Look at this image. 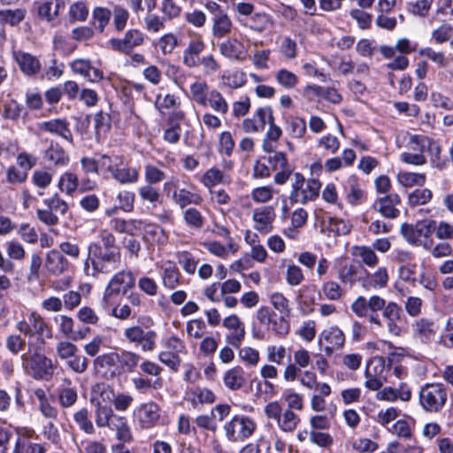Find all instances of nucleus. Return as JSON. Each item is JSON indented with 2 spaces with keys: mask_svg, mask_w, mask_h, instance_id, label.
<instances>
[{
  "mask_svg": "<svg viewBox=\"0 0 453 453\" xmlns=\"http://www.w3.org/2000/svg\"><path fill=\"white\" fill-rule=\"evenodd\" d=\"M180 273L176 265L172 262H168L164 268V286L169 289L175 288L180 283Z\"/></svg>",
  "mask_w": 453,
  "mask_h": 453,
  "instance_id": "35",
  "label": "nucleus"
},
{
  "mask_svg": "<svg viewBox=\"0 0 453 453\" xmlns=\"http://www.w3.org/2000/svg\"><path fill=\"white\" fill-rule=\"evenodd\" d=\"M413 331L423 342H427L435 334L434 323L426 319L418 320L413 326Z\"/></svg>",
  "mask_w": 453,
  "mask_h": 453,
  "instance_id": "31",
  "label": "nucleus"
},
{
  "mask_svg": "<svg viewBox=\"0 0 453 453\" xmlns=\"http://www.w3.org/2000/svg\"><path fill=\"white\" fill-rule=\"evenodd\" d=\"M56 351L58 357L66 362L69 358L73 357L79 352V349L73 342L63 341L57 343Z\"/></svg>",
  "mask_w": 453,
  "mask_h": 453,
  "instance_id": "57",
  "label": "nucleus"
},
{
  "mask_svg": "<svg viewBox=\"0 0 453 453\" xmlns=\"http://www.w3.org/2000/svg\"><path fill=\"white\" fill-rule=\"evenodd\" d=\"M42 350L32 349L30 353L21 355L22 366L26 372L35 380H50L55 370L52 360L42 353Z\"/></svg>",
  "mask_w": 453,
  "mask_h": 453,
  "instance_id": "3",
  "label": "nucleus"
},
{
  "mask_svg": "<svg viewBox=\"0 0 453 453\" xmlns=\"http://www.w3.org/2000/svg\"><path fill=\"white\" fill-rule=\"evenodd\" d=\"M16 328L28 338V351H32V349L43 350L45 339L53 337L51 327L35 311L31 312L27 319L17 322Z\"/></svg>",
  "mask_w": 453,
  "mask_h": 453,
  "instance_id": "2",
  "label": "nucleus"
},
{
  "mask_svg": "<svg viewBox=\"0 0 453 453\" xmlns=\"http://www.w3.org/2000/svg\"><path fill=\"white\" fill-rule=\"evenodd\" d=\"M134 418L142 429L153 427L160 418V407L152 401L142 403L134 410Z\"/></svg>",
  "mask_w": 453,
  "mask_h": 453,
  "instance_id": "11",
  "label": "nucleus"
},
{
  "mask_svg": "<svg viewBox=\"0 0 453 453\" xmlns=\"http://www.w3.org/2000/svg\"><path fill=\"white\" fill-rule=\"evenodd\" d=\"M124 336L128 342L140 346L143 352L153 351L156 348L157 334L154 330L132 326L125 329Z\"/></svg>",
  "mask_w": 453,
  "mask_h": 453,
  "instance_id": "10",
  "label": "nucleus"
},
{
  "mask_svg": "<svg viewBox=\"0 0 453 453\" xmlns=\"http://www.w3.org/2000/svg\"><path fill=\"white\" fill-rule=\"evenodd\" d=\"M158 359L173 371H177L179 369L181 362L180 356L177 355V353L172 352L168 349L161 351L158 354Z\"/></svg>",
  "mask_w": 453,
  "mask_h": 453,
  "instance_id": "63",
  "label": "nucleus"
},
{
  "mask_svg": "<svg viewBox=\"0 0 453 453\" xmlns=\"http://www.w3.org/2000/svg\"><path fill=\"white\" fill-rule=\"evenodd\" d=\"M112 178L121 184L135 183L139 178V173L135 168H119L113 171Z\"/></svg>",
  "mask_w": 453,
  "mask_h": 453,
  "instance_id": "40",
  "label": "nucleus"
},
{
  "mask_svg": "<svg viewBox=\"0 0 453 453\" xmlns=\"http://www.w3.org/2000/svg\"><path fill=\"white\" fill-rule=\"evenodd\" d=\"M291 187L292 190L289 195L291 202L304 204L319 196L321 182L313 178L306 181L303 174L295 173Z\"/></svg>",
  "mask_w": 453,
  "mask_h": 453,
  "instance_id": "6",
  "label": "nucleus"
},
{
  "mask_svg": "<svg viewBox=\"0 0 453 453\" xmlns=\"http://www.w3.org/2000/svg\"><path fill=\"white\" fill-rule=\"evenodd\" d=\"M145 35L136 28L127 30L123 37H114L109 40L108 44L111 50L125 55H129L133 50L144 43Z\"/></svg>",
  "mask_w": 453,
  "mask_h": 453,
  "instance_id": "9",
  "label": "nucleus"
},
{
  "mask_svg": "<svg viewBox=\"0 0 453 453\" xmlns=\"http://www.w3.org/2000/svg\"><path fill=\"white\" fill-rule=\"evenodd\" d=\"M275 211L273 206L265 205L256 208L253 211L252 219L255 222L254 228L262 234H267L273 229V221L275 219Z\"/></svg>",
  "mask_w": 453,
  "mask_h": 453,
  "instance_id": "13",
  "label": "nucleus"
},
{
  "mask_svg": "<svg viewBox=\"0 0 453 453\" xmlns=\"http://www.w3.org/2000/svg\"><path fill=\"white\" fill-rule=\"evenodd\" d=\"M95 406V421L98 427H107L115 413L110 405H94Z\"/></svg>",
  "mask_w": 453,
  "mask_h": 453,
  "instance_id": "36",
  "label": "nucleus"
},
{
  "mask_svg": "<svg viewBox=\"0 0 453 453\" xmlns=\"http://www.w3.org/2000/svg\"><path fill=\"white\" fill-rule=\"evenodd\" d=\"M173 199L182 209L189 204L198 205L203 202L199 194L193 193L186 188H175L173 192Z\"/></svg>",
  "mask_w": 453,
  "mask_h": 453,
  "instance_id": "25",
  "label": "nucleus"
},
{
  "mask_svg": "<svg viewBox=\"0 0 453 453\" xmlns=\"http://www.w3.org/2000/svg\"><path fill=\"white\" fill-rule=\"evenodd\" d=\"M110 423L107 427L116 431L118 440L122 442L131 441L132 433L125 417L115 414Z\"/></svg>",
  "mask_w": 453,
  "mask_h": 453,
  "instance_id": "24",
  "label": "nucleus"
},
{
  "mask_svg": "<svg viewBox=\"0 0 453 453\" xmlns=\"http://www.w3.org/2000/svg\"><path fill=\"white\" fill-rule=\"evenodd\" d=\"M419 403L427 412H439L446 404L448 390L442 383H426L419 391Z\"/></svg>",
  "mask_w": 453,
  "mask_h": 453,
  "instance_id": "5",
  "label": "nucleus"
},
{
  "mask_svg": "<svg viewBox=\"0 0 453 453\" xmlns=\"http://www.w3.org/2000/svg\"><path fill=\"white\" fill-rule=\"evenodd\" d=\"M397 179L404 187L423 186L426 182V175L424 173L403 172L398 173Z\"/></svg>",
  "mask_w": 453,
  "mask_h": 453,
  "instance_id": "51",
  "label": "nucleus"
},
{
  "mask_svg": "<svg viewBox=\"0 0 453 453\" xmlns=\"http://www.w3.org/2000/svg\"><path fill=\"white\" fill-rule=\"evenodd\" d=\"M389 276L386 267H379L374 273L365 271V276L360 279L363 288L366 291L384 288L388 282Z\"/></svg>",
  "mask_w": 453,
  "mask_h": 453,
  "instance_id": "15",
  "label": "nucleus"
},
{
  "mask_svg": "<svg viewBox=\"0 0 453 453\" xmlns=\"http://www.w3.org/2000/svg\"><path fill=\"white\" fill-rule=\"evenodd\" d=\"M202 245L211 254L220 258H226L228 256L229 251L234 253L237 250L233 242H228L227 245L224 246L216 241H207L203 242Z\"/></svg>",
  "mask_w": 453,
  "mask_h": 453,
  "instance_id": "28",
  "label": "nucleus"
},
{
  "mask_svg": "<svg viewBox=\"0 0 453 453\" xmlns=\"http://www.w3.org/2000/svg\"><path fill=\"white\" fill-rule=\"evenodd\" d=\"M26 13L25 9L0 10V24L14 27L25 19Z\"/></svg>",
  "mask_w": 453,
  "mask_h": 453,
  "instance_id": "37",
  "label": "nucleus"
},
{
  "mask_svg": "<svg viewBox=\"0 0 453 453\" xmlns=\"http://www.w3.org/2000/svg\"><path fill=\"white\" fill-rule=\"evenodd\" d=\"M342 188L347 202L351 205L361 203L365 197L358 179L355 175L348 177L342 182Z\"/></svg>",
  "mask_w": 453,
  "mask_h": 453,
  "instance_id": "17",
  "label": "nucleus"
},
{
  "mask_svg": "<svg viewBox=\"0 0 453 453\" xmlns=\"http://www.w3.org/2000/svg\"><path fill=\"white\" fill-rule=\"evenodd\" d=\"M230 181V176L216 167L208 169L201 178V182L209 188L219 184H228Z\"/></svg>",
  "mask_w": 453,
  "mask_h": 453,
  "instance_id": "26",
  "label": "nucleus"
},
{
  "mask_svg": "<svg viewBox=\"0 0 453 453\" xmlns=\"http://www.w3.org/2000/svg\"><path fill=\"white\" fill-rule=\"evenodd\" d=\"M219 152L226 156H231L234 149V141L230 132L224 131L219 134Z\"/></svg>",
  "mask_w": 453,
  "mask_h": 453,
  "instance_id": "62",
  "label": "nucleus"
},
{
  "mask_svg": "<svg viewBox=\"0 0 453 453\" xmlns=\"http://www.w3.org/2000/svg\"><path fill=\"white\" fill-rule=\"evenodd\" d=\"M99 241L88 245L87 257L83 264L86 276L97 279L101 274L108 275L116 271L121 262V253L116 244L115 236L108 230H102Z\"/></svg>",
  "mask_w": 453,
  "mask_h": 453,
  "instance_id": "1",
  "label": "nucleus"
},
{
  "mask_svg": "<svg viewBox=\"0 0 453 453\" xmlns=\"http://www.w3.org/2000/svg\"><path fill=\"white\" fill-rule=\"evenodd\" d=\"M374 208L384 217L388 219H395L399 216L400 211L395 208L385 197L378 199L374 203Z\"/></svg>",
  "mask_w": 453,
  "mask_h": 453,
  "instance_id": "53",
  "label": "nucleus"
},
{
  "mask_svg": "<svg viewBox=\"0 0 453 453\" xmlns=\"http://www.w3.org/2000/svg\"><path fill=\"white\" fill-rule=\"evenodd\" d=\"M433 193L428 188H417L408 196V203L411 206L423 205L430 202Z\"/></svg>",
  "mask_w": 453,
  "mask_h": 453,
  "instance_id": "46",
  "label": "nucleus"
},
{
  "mask_svg": "<svg viewBox=\"0 0 453 453\" xmlns=\"http://www.w3.org/2000/svg\"><path fill=\"white\" fill-rule=\"evenodd\" d=\"M433 3L434 0L410 1L406 4V9L410 13L413 14L414 16L426 18L427 17L431 10Z\"/></svg>",
  "mask_w": 453,
  "mask_h": 453,
  "instance_id": "38",
  "label": "nucleus"
},
{
  "mask_svg": "<svg viewBox=\"0 0 453 453\" xmlns=\"http://www.w3.org/2000/svg\"><path fill=\"white\" fill-rule=\"evenodd\" d=\"M58 187L62 191L71 195L79 187V180L75 173L66 172L59 179Z\"/></svg>",
  "mask_w": 453,
  "mask_h": 453,
  "instance_id": "52",
  "label": "nucleus"
},
{
  "mask_svg": "<svg viewBox=\"0 0 453 453\" xmlns=\"http://www.w3.org/2000/svg\"><path fill=\"white\" fill-rule=\"evenodd\" d=\"M13 57L19 69L26 75L32 76L40 72L41 64L33 55L23 51H14Z\"/></svg>",
  "mask_w": 453,
  "mask_h": 453,
  "instance_id": "19",
  "label": "nucleus"
},
{
  "mask_svg": "<svg viewBox=\"0 0 453 453\" xmlns=\"http://www.w3.org/2000/svg\"><path fill=\"white\" fill-rule=\"evenodd\" d=\"M223 326L227 328L230 333L226 336L227 344L234 348H240L245 337V327L239 317L235 314L226 317L223 320Z\"/></svg>",
  "mask_w": 453,
  "mask_h": 453,
  "instance_id": "12",
  "label": "nucleus"
},
{
  "mask_svg": "<svg viewBox=\"0 0 453 453\" xmlns=\"http://www.w3.org/2000/svg\"><path fill=\"white\" fill-rule=\"evenodd\" d=\"M411 142L415 144L413 148L414 153L403 152L401 154L400 158L403 162L413 165H423L426 162V157L423 155V145H420L417 136L411 138Z\"/></svg>",
  "mask_w": 453,
  "mask_h": 453,
  "instance_id": "27",
  "label": "nucleus"
},
{
  "mask_svg": "<svg viewBox=\"0 0 453 453\" xmlns=\"http://www.w3.org/2000/svg\"><path fill=\"white\" fill-rule=\"evenodd\" d=\"M205 45L201 40H192L183 51V64L188 68H196L200 64V53Z\"/></svg>",
  "mask_w": 453,
  "mask_h": 453,
  "instance_id": "23",
  "label": "nucleus"
},
{
  "mask_svg": "<svg viewBox=\"0 0 453 453\" xmlns=\"http://www.w3.org/2000/svg\"><path fill=\"white\" fill-rule=\"evenodd\" d=\"M246 381L244 370L241 366L232 367L224 372L223 382L229 390L237 391L242 389Z\"/></svg>",
  "mask_w": 453,
  "mask_h": 453,
  "instance_id": "21",
  "label": "nucleus"
},
{
  "mask_svg": "<svg viewBox=\"0 0 453 453\" xmlns=\"http://www.w3.org/2000/svg\"><path fill=\"white\" fill-rule=\"evenodd\" d=\"M421 247L429 251L434 257H442L449 256L452 252V248L449 242H441L434 245V240L424 241Z\"/></svg>",
  "mask_w": 453,
  "mask_h": 453,
  "instance_id": "34",
  "label": "nucleus"
},
{
  "mask_svg": "<svg viewBox=\"0 0 453 453\" xmlns=\"http://www.w3.org/2000/svg\"><path fill=\"white\" fill-rule=\"evenodd\" d=\"M73 419L79 426L80 429L86 434H92L95 433V427L88 417V411L82 408L73 414Z\"/></svg>",
  "mask_w": 453,
  "mask_h": 453,
  "instance_id": "48",
  "label": "nucleus"
},
{
  "mask_svg": "<svg viewBox=\"0 0 453 453\" xmlns=\"http://www.w3.org/2000/svg\"><path fill=\"white\" fill-rule=\"evenodd\" d=\"M351 254L359 257L362 263L369 267H374L379 263V257L374 250L368 246H354Z\"/></svg>",
  "mask_w": 453,
  "mask_h": 453,
  "instance_id": "29",
  "label": "nucleus"
},
{
  "mask_svg": "<svg viewBox=\"0 0 453 453\" xmlns=\"http://www.w3.org/2000/svg\"><path fill=\"white\" fill-rule=\"evenodd\" d=\"M270 302L273 308L283 316H289L290 308L288 300L281 293H273L270 296Z\"/></svg>",
  "mask_w": 453,
  "mask_h": 453,
  "instance_id": "59",
  "label": "nucleus"
},
{
  "mask_svg": "<svg viewBox=\"0 0 453 453\" xmlns=\"http://www.w3.org/2000/svg\"><path fill=\"white\" fill-rule=\"evenodd\" d=\"M56 323H58L59 329L64 336L76 340L75 332L73 331L74 321L72 318L65 315H59L54 318Z\"/></svg>",
  "mask_w": 453,
  "mask_h": 453,
  "instance_id": "56",
  "label": "nucleus"
},
{
  "mask_svg": "<svg viewBox=\"0 0 453 453\" xmlns=\"http://www.w3.org/2000/svg\"><path fill=\"white\" fill-rule=\"evenodd\" d=\"M18 234L27 243L35 244L38 242V234L35 228L27 223L19 226Z\"/></svg>",
  "mask_w": 453,
  "mask_h": 453,
  "instance_id": "64",
  "label": "nucleus"
},
{
  "mask_svg": "<svg viewBox=\"0 0 453 453\" xmlns=\"http://www.w3.org/2000/svg\"><path fill=\"white\" fill-rule=\"evenodd\" d=\"M428 150L431 154L430 164L433 167L438 170H443L448 165V159L441 155V145L434 141L428 140Z\"/></svg>",
  "mask_w": 453,
  "mask_h": 453,
  "instance_id": "30",
  "label": "nucleus"
},
{
  "mask_svg": "<svg viewBox=\"0 0 453 453\" xmlns=\"http://www.w3.org/2000/svg\"><path fill=\"white\" fill-rule=\"evenodd\" d=\"M205 9L211 14L212 34L215 37L222 38L232 29V21L224 9L215 1L207 0Z\"/></svg>",
  "mask_w": 453,
  "mask_h": 453,
  "instance_id": "8",
  "label": "nucleus"
},
{
  "mask_svg": "<svg viewBox=\"0 0 453 453\" xmlns=\"http://www.w3.org/2000/svg\"><path fill=\"white\" fill-rule=\"evenodd\" d=\"M94 127L96 138L99 140L102 135L108 133L111 127V118L110 114L100 111L94 115Z\"/></svg>",
  "mask_w": 453,
  "mask_h": 453,
  "instance_id": "32",
  "label": "nucleus"
},
{
  "mask_svg": "<svg viewBox=\"0 0 453 453\" xmlns=\"http://www.w3.org/2000/svg\"><path fill=\"white\" fill-rule=\"evenodd\" d=\"M275 79L280 85L288 89L295 88L298 82L297 76L287 69L279 70Z\"/></svg>",
  "mask_w": 453,
  "mask_h": 453,
  "instance_id": "58",
  "label": "nucleus"
},
{
  "mask_svg": "<svg viewBox=\"0 0 453 453\" xmlns=\"http://www.w3.org/2000/svg\"><path fill=\"white\" fill-rule=\"evenodd\" d=\"M300 421L299 417L291 410H286L277 421L279 427L284 432H293Z\"/></svg>",
  "mask_w": 453,
  "mask_h": 453,
  "instance_id": "41",
  "label": "nucleus"
},
{
  "mask_svg": "<svg viewBox=\"0 0 453 453\" xmlns=\"http://www.w3.org/2000/svg\"><path fill=\"white\" fill-rule=\"evenodd\" d=\"M271 452V441L261 436L255 442L249 443L244 446L239 453H270Z\"/></svg>",
  "mask_w": 453,
  "mask_h": 453,
  "instance_id": "45",
  "label": "nucleus"
},
{
  "mask_svg": "<svg viewBox=\"0 0 453 453\" xmlns=\"http://www.w3.org/2000/svg\"><path fill=\"white\" fill-rule=\"evenodd\" d=\"M365 376L366 378L365 387L372 391L379 390L386 381V376L377 377L376 372H372V368L370 366H366Z\"/></svg>",
  "mask_w": 453,
  "mask_h": 453,
  "instance_id": "61",
  "label": "nucleus"
},
{
  "mask_svg": "<svg viewBox=\"0 0 453 453\" xmlns=\"http://www.w3.org/2000/svg\"><path fill=\"white\" fill-rule=\"evenodd\" d=\"M183 219L185 223L194 229H200L204 224V218L202 213L196 208H188L183 212Z\"/></svg>",
  "mask_w": 453,
  "mask_h": 453,
  "instance_id": "49",
  "label": "nucleus"
},
{
  "mask_svg": "<svg viewBox=\"0 0 453 453\" xmlns=\"http://www.w3.org/2000/svg\"><path fill=\"white\" fill-rule=\"evenodd\" d=\"M111 17V12L108 8L96 7L92 13L95 28L99 33H103L110 22Z\"/></svg>",
  "mask_w": 453,
  "mask_h": 453,
  "instance_id": "39",
  "label": "nucleus"
},
{
  "mask_svg": "<svg viewBox=\"0 0 453 453\" xmlns=\"http://www.w3.org/2000/svg\"><path fill=\"white\" fill-rule=\"evenodd\" d=\"M6 254L9 257L8 259L13 260H23L26 257V251L23 245L16 241L12 240L6 242Z\"/></svg>",
  "mask_w": 453,
  "mask_h": 453,
  "instance_id": "60",
  "label": "nucleus"
},
{
  "mask_svg": "<svg viewBox=\"0 0 453 453\" xmlns=\"http://www.w3.org/2000/svg\"><path fill=\"white\" fill-rule=\"evenodd\" d=\"M45 266L50 273L60 275L67 271L69 262L60 251L51 250L47 254Z\"/></svg>",
  "mask_w": 453,
  "mask_h": 453,
  "instance_id": "20",
  "label": "nucleus"
},
{
  "mask_svg": "<svg viewBox=\"0 0 453 453\" xmlns=\"http://www.w3.org/2000/svg\"><path fill=\"white\" fill-rule=\"evenodd\" d=\"M114 389L108 384L101 382L91 388L90 403L93 405H109L114 399Z\"/></svg>",
  "mask_w": 453,
  "mask_h": 453,
  "instance_id": "22",
  "label": "nucleus"
},
{
  "mask_svg": "<svg viewBox=\"0 0 453 453\" xmlns=\"http://www.w3.org/2000/svg\"><path fill=\"white\" fill-rule=\"evenodd\" d=\"M220 54L231 60L243 61L247 56L244 45L237 39L226 40L219 43Z\"/></svg>",
  "mask_w": 453,
  "mask_h": 453,
  "instance_id": "18",
  "label": "nucleus"
},
{
  "mask_svg": "<svg viewBox=\"0 0 453 453\" xmlns=\"http://www.w3.org/2000/svg\"><path fill=\"white\" fill-rule=\"evenodd\" d=\"M116 359L118 360V365L112 373L123 374L134 372L142 357L135 352L121 349L119 352H117Z\"/></svg>",
  "mask_w": 453,
  "mask_h": 453,
  "instance_id": "14",
  "label": "nucleus"
},
{
  "mask_svg": "<svg viewBox=\"0 0 453 453\" xmlns=\"http://www.w3.org/2000/svg\"><path fill=\"white\" fill-rule=\"evenodd\" d=\"M39 128L42 131L54 134L73 143V137L69 127V122L65 119H55L48 121H43L39 124Z\"/></svg>",
  "mask_w": 453,
  "mask_h": 453,
  "instance_id": "16",
  "label": "nucleus"
},
{
  "mask_svg": "<svg viewBox=\"0 0 453 453\" xmlns=\"http://www.w3.org/2000/svg\"><path fill=\"white\" fill-rule=\"evenodd\" d=\"M135 286V277L130 270H121L110 279L103 295L102 305L108 308L118 296H125Z\"/></svg>",
  "mask_w": 453,
  "mask_h": 453,
  "instance_id": "4",
  "label": "nucleus"
},
{
  "mask_svg": "<svg viewBox=\"0 0 453 453\" xmlns=\"http://www.w3.org/2000/svg\"><path fill=\"white\" fill-rule=\"evenodd\" d=\"M45 158L56 165H65L69 162V157L58 144H50L45 152Z\"/></svg>",
  "mask_w": 453,
  "mask_h": 453,
  "instance_id": "33",
  "label": "nucleus"
},
{
  "mask_svg": "<svg viewBox=\"0 0 453 453\" xmlns=\"http://www.w3.org/2000/svg\"><path fill=\"white\" fill-rule=\"evenodd\" d=\"M208 85L204 81H196L190 86V93L194 101L202 106L207 105Z\"/></svg>",
  "mask_w": 453,
  "mask_h": 453,
  "instance_id": "47",
  "label": "nucleus"
},
{
  "mask_svg": "<svg viewBox=\"0 0 453 453\" xmlns=\"http://www.w3.org/2000/svg\"><path fill=\"white\" fill-rule=\"evenodd\" d=\"M88 364V359L78 353L65 362V365L68 369L79 374L84 373L87 371Z\"/></svg>",
  "mask_w": 453,
  "mask_h": 453,
  "instance_id": "55",
  "label": "nucleus"
},
{
  "mask_svg": "<svg viewBox=\"0 0 453 453\" xmlns=\"http://www.w3.org/2000/svg\"><path fill=\"white\" fill-rule=\"evenodd\" d=\"M111 16L113 17V27L115 30L117 32H122L129 19L128 11L119 5H116L111 12Z\"/></svg>",
  "mask_w": 453,
  "mask_h": 453,
  "instance_id": "54",
  "label": "nucleus"
},
{
  "mask_svg": "<svg viewBox=\"0 0 453 453\" xmlns=\"http://www.w3.org/2000/svg\"><path fill=\"white\" fill-rule=\"evenodd\" d=\"M256 428V422L245 415H235L224 426L226 436L230 441L247 440L253 434Z\"/></svg>",
  "mask_w": 453,
  "mask_h": 453,
  "instance_id": "7",
  "label": "nucleus"
},
{
  "mask_svg": "<svg viewBox=\"0 0 453 453\" xmlns=\"http://www.w3.org/2000/svg\"><path fill=\"white\" fill-rule=\"evenodd\" d=\"M321 336L329 344L334 345L336 349H342L344 346L345 335L343 332L336 326L331 327L328 330H325Z\"/></svg>",
  "mask_w": 453,
  "mask_h": 453,
  "instance_id": "43",
  "label": "nucleus"
},
{
  "mask_svg": "<svg viewBox=\"0 0 453 453\" xmlns=\"http://www.w3.org/2000/svg\"><path fill=\"white\" fill-rule=\"evenodd\" d=\"M417 238L422 239V241L433 240L431 235L435 229L434 219H425L418 221L415 224Z\"/></svg>",
  "mask_w": 453,
  "mask_h": 453,
  "instance_id": "50",
  "label": "nucleus"
},
{
  "mask_svg": "<svg viewBox=\"0 0 453 453\" xmlns=\"http://www.w3.org/2000/svg\"><path fill=\"white\" fill-rule=\"evenodd\" d=\"M210 104L211 109L218 113L226 114L228 111V104L221 93L216 89L209 93L207 98V104Z\"/></svg>",
  "mask_w": 453,
  "mask_h": 453,
  "instance_id": "42",
  "label": "nucleus"
},
{
  "mask_svg": "<svg viewBox=\"0 0 453 453\" xmlns=\"http://www.w3.org/2000/svg\"><path fill=\"white\" fill-rule=\"evenodd\" d=\"M190 394L193 395L190 401L194 407L197 403H212L216 399L214 393L208 388H196L191 389Z\"/></svg>",
  "mask_w": 453,
  "mask_h": 453,
  "instance_id": "44",
  "label": "nucleus"
}]
</instances>
